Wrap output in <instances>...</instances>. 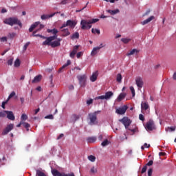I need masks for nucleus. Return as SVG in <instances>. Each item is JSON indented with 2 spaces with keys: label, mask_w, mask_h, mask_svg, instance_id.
<instances>
[{
  "label": "nucleus",
  "mask_w": 176,
  "mask_h": 176,
  "mask_svg": "<svg viewBox=\"0 0 176 176\" xmlns=\"http://www.w3.org/2000/svg\"><path fill=\"white\" fill-rule=\"evenodd\" d=\"M3 23L4 24H7L8 25H11V27H13V25H19L20 28L23 27V23H21V21L16 16L7 18L4 19Z\"/></svg>",
  "instance_id": "1"
},
{
  "label": "nucleus",
  "mask_w": 176,
  "mask_h": 176,
  "mask_svg": "<svg viewBox=\"0 0 176 176\" xmlns=\"http://www.w3.org/2000/svg\"><path fill=\"white\" fill-rule=\"evenodd\" d=\"M98 113H101V111H96L94 113H89L88 114V119H89L90 126L98 124V120L97 119V115H98Z\"/></svg>",
  "instance_id": "2"
},
{
  "label": "nucleus",
  "mask_w": 176,
  "mask_h": 176,
  "mask_svg": "<svg viewBox=\"0 0 176 176\" xmlns=\"http://www.w3.org/2000/svg\"><path fill=\"white\" fill-rule=\"evenodd\" d=\"M97 21H99L98 19H93L89 21L86 20H82L81 21V29L82 30H90L91 28V24H94V23H97Z\"/></svg>",
  "instance_id": "3"
},
{
  "label": "nucleus",
  "mask_w": 176,
  "mask_h": 176,
  "mask_svg": "<svg viewBox=\"0 0 176 176\" xmlns=\"http://www.w3.org/2000/svg\"><path fill=\"white\" fill-rule=\"evenodd\" d=\"M145 129L146 131H153V130H156V126H155V122L152 120H149L145 125Z\"/></svg>",
  "instance_id": "4"
},
{
  "label": "nucleus",
  "mask_w": 176,
  "mask_h": 176,
  "mask_svg": "<svg viewBox=\"0 0 176 176\" xmlns=\"http://www.w3.org/2000/svg\"><path fill=\"white\" fill-rule=\"evenodd\" d=\"M77 22L76 21L67 20L65 23H63L62 26L60 28V30H63V28H65V27H69V28H74L76 26Z\"/></svg>",
  "instance_id": "5"
},
{
  "label": "nucleus",
  "mask_w": 176,
  "mask_h": 176,
  "mask_svg": "<svg viewBox=\"0 0 176 176\" xmlns=\"http://www.w3.org/2000/svg\"><path fill=\"white\" fill-rule=\"evenodd\" d=\"M77 78L78 79V83L80 87H86V75L78 76Z\"/></svg>",
  "instance_id": "6"
},
{
  "label": "nucleus",
  "mask_w": 176,
  "mask_h": 176,
  "mask_svg": "<svg viewBox=\"0 0 176 176\" xmlns=\"http://www.w3.org/2000/svg\"><path fill=\"white\" fill-rule=\"evenodd\" d=\"M119 122H120L121 123H122V124H124L126 130L127 129H129V126L131 124V121L130 118L127 117H124L122 119L119 120Z\"/></svg>",
  "instance_id": "7"
},
{
  "label": "nucleus",
  "mask_w": 176,
  "mask_h": 176,
  "mask_svg": "<svg viewBox=\"0 0 176 176\" xmlns=\"http://www.w3.org/2000/svg\"><path fill=\"white\" fill-rule=\"evenodd\" d=\"M55 39H56V36H51L50 37H46V40L43 42V46H50V45L52 44V42H53V41H55Z\"/></svg>",
  "instance_id": "8"
},
{
  "label": "nucleus",
  "mask_w": 176,
  "mask_h": 176,
  "mask_svg": "<svg viewBox=\"0 0 176 176\" xmlns=\"http://www.w3.org/2000/svg\"><path fill=\"white\" fill-rule=\"evenodd\" d=\"M127 109H129V107H127V105H124L122 107H119L118 109H117L116 110V112L118 115H124Z\"/></svg>",
  "instance_id": "9"
},
{
  "label": "nucleus",
  "mask_w": 176,
  "mask_h": 176,
  "mask_svg": "<svg viewBox=\"0 0 176 176\" xmlns=\"http://www.w3.org/2000/svg\"><path fill=\"white\" fill-rule=\"evenodd\" d=\"M13 127H14V125L13 124H8L6 129L2 132V135H6V134L10 133L12 130H13Z\"/></svg>",
  "instance_id": "10"
},
{
  "label": "nucleus",
  "mask_w": 176,
  "mask_h": 176,
  "mask_svg": "<svg viewBox=\"0 0 176 176\" xmlns=\"http://www.w3.org/2000/svg\"><path fill=\"white\" fill-rule=\"evenodd\" d=\"M135 83L138 89H142L144 86V81L141 77H138L135 78Z\"/></svg>",
  "instance_id": "11"
},
{
  "label": "nucleus",
  "mask_w": 176,
  "mask_h": 176,
  "mask_svg": "<svg viewBox=\"0 0 176 176\" xmlns=\"http://www.w3.org/2000/svg\"><path fill=\"white\" fill-rule=\"evenodd\" d=\"M56 41H51V44L50 46L51 47H58V46L61 45V43L60 42H61V38H56Z\"/></svg>",
  "instance_id": "12"
},
{
  "label": "nucleus",
  "mask_w": 176,
  "mask_h": 176,
  "mask_svg": "<svg viewBox=\"0 0 176 176\" xmlns=\"http://www.w3.org/2000/svg\"><path fill=\"white\" fill-rule=\"evenodd\" d=\"M140 53V50L137 49H133L131 51L128 52L126 54L127 57H130V56H133L134 54H138Z\"/></svg>",
  "instance_id": "13"
},
{
  "label": "nucleus",
  "mask_w": 176,
  "mask_h": 176,
  "mask_svg": "<svg viewBox=\"0 0 176 176\" xmlns=\"http://www.w3.org/2000/svg\"><path fill=\"white\" fill-rule=\"evenodd\" d=\"M47 32H48L49 34H53V36H56V39H57V34H58V30H57V29L54 28V29H47Z\"/></svg>",
  "instance_id": "14"
},
{
  "label": "nucleus",
  "mask_w": 176,
  "mask_h": 176,
  "mask_svg": "<svg viewBox=\"0 0 176 176\" xmlns=\"http://www.w3.org/2000/svg\"><path fill=\"white\" fill-rule=\"evenodd\" d=\"M40 24L41 22H35L29 28V32H32V31H34Z\"/></svg>",
  "instance_id": "15"
},
{
  "label": "nucleus",
  "mask_w": 176,
  "mask_h": 176,
  "mask_svg": "<svg viewBox=\"0 0 176 176\" xmlns=\"http://www.w3.org/2000/svg\"><path fill=\"white\" fill-rule=\"evenodd\" d=\"M56 14V13H53L51 14H43L41 16V20H47V19H50L52 17H54V16Z\"/></svg>",
  "instance_id": "16"
},
{
  "label": "nucleus",
  "mask_w": 176,
  "mask_h": 176,
  "mask_svg": "<svg viewBox=\"0 0 176 176\" xmlns=\"http://www.w3.org/2000/svg\"><path fill=\"white\" fill-rule=\"evenodd\" d=\"M98 76V72H95L93 73L90 77L91 82H96L97 80V77Z\"/></svg>",
  "instance_id": "17"
},
{
  "label": "nucleus",
  "mask_w": 176,
  "mask_h": 176,
  "mask_svg": "<svg viewBox=\"0 0 176 176\" xmlns=\"http://www.w3.org/2000/svg\"><path fill=\"white\" fill-rule=\"evenodd\" d=\"M152 20H155V16H151L148 17L147 19L142 21L141 23V24L142 25H145L146 24H148V23H151V21H152Z\"/></svg>",
  "instance_id": "18"
},
{
  "label": "nucleus",
  "mask_w": 176,
  "mask_h": 176,
  "mask_svg": "<svg viewBox=\"0 0 176 176\" xmlns=\"http://www.w3.org/2000/svg\"><path fill=\"white\" fill-rule=\"evenodd\" d=\"M42 79V75L39 74L34 77V78L32 80V83H38V82H41Z\"/></svg>",
  "instance_id": "19"
},
{
  "label": "nucleus",
  "mask_w": 176,
  "mask_h": 176,
  "mask_svg": "<svg viewBox=\"0 0 176 176\" xmlns=\"http://www.w3.org/2000/svg\"><path fill=\"white\" fill-rule=\"evenodd\" d=\"M7 118L10 120H14L15 118L14 115L13 114V111H7Z\"/></svg>",
  "instance_id": "20"
},
{
  "label": "nucleus",
  "mask_w": 176,
  "mask_h": 176,
  "mask_svg": "<svg viewBox=\"0 0 176 176\" xmlns=\"http://www.w3.org/2000/svg\"><path fill=\"white\" fill-rule=\"evenodd\" d=\"M120 10H119V9H116V10H107V12L109 13L110 14H111V16H115V14H118V13H120Z\"/></svg>",
  "instance_id": "21"
},
{
  "label": "nucleus",
  "mask_w": 176,
  "mask_h": 176,
  "mask_svg": "<svg viewBox=\"0 0 176 176\" xmlns=\"http://www.w3.org/2000/svg\"><path fill=\"white\" fill-rule=\"evenodd\" d=\"M52 174L54 176H63L64 173H61L57 170V169H53L52 170Z\"/></svg>",
  "instance_id": "22"
},
{
  "label": "nucleus",
  "mask_w": 176,
  "mask_h": 176,
  "mask_svg": "<svg viewBox=\"0 0 176 176\" xmlns=\"http://www.w3.org/2000/svg\"><path fill=\"white\" fill-rule=\"evenodd\" d=\"M96 141H97V138L96 137H89L87 138V142H88V144H91L93 142H96Z\"/></svg>",
  "instance_id": "23"
},
{
  "label": "nucleus",
  "mask_w": 176,
  "mask_h": 176,
  "mask_svg": "<svg viewBox=\"0 0 176 176\" xmlns=\"http://www.w3.org/2000/svg\"><path fill=\"white\" fill-rule=\"evenodd\" d=\"M126 96H127V94H126V93H121L117 98V101H118V102H120V101H122V100H123L126 98Z\"/></svg>",
  "instance_id": "24"
},
{
  "label": "nucleus",
  "mask_w": 176,
  "mask_h": 176,
  "mask_svg": "<svg viewBox=\"0 0 176 176\" xmlns=\"http://www.w3.org/2000/svg\"><path fill=\"white\" fill-rule=\"evenodd\" d=\"M98 52H100V47H94L91 52V56L94 57V56H96V54H97V53H98Z\"/></svg>",
  "instance_id": "25"
},
{
  "label": "nucleus",
  "mask_w": 176,
  "mask_h": 176,
  "mask_svg": "<svg viewBox=\"0 0 176 176\" xmlns=\"http://www.w3.org/2000/svg\"><path fill=\"white\" fill-rule=\"evenodd\" d=\"M149 109V104L146 102H142L141 104V109L142 111H146V109Z\"/></svg>",
  "instance_id": "26"
},
{
  "label": "nucleus",
  "mask_w": 176,
  "mask_h": 176,
  "mask_svg": "<svg viewBox=\"0 0 176 176\" xmlns=\"http://www.w3.org/2000/svg\"><path fill=\"white\" fill-rule=\"evenodd\" d=\"M61 32H63V34H62L63 36H68L69 35L71 34V32H69V30H68V28L63 29Z\"/></svg>",
  "instance_id": "27"
},
{
  "label": "nucleus",
  "mask_w": 176,
  "mask_h": 176,
  "mask_svg": "<svg viewBox=\"0 0 176 176\" xmlns=\"http://www.w3.org/2000/svg\"><path fill=\"white\" fill-rule=\"evenodd\" d=\"M113 96V93L112 91H107L105 93L104 97L105 100H109Z\"/></svg>",
  "instance_id": "28"
},
{
  "label": "nucleus",
  "mask_w": 176,
  "mask_h": 176,
  "mask_svg": "<svg viewBox=\"0 0 176 176\" xmlns=\"http://www.w3.org/2000/svg\"><path fill=\"white\" fill-rule=\"evenodd\" d=\"M71 39H72V41L75 40V39H79V32H74L72 36H71Z\"/></svg>",
  "instance_id": "29"
},
{
  "label": "nucleus",
  "mask_w": 176,
  "mask_h": 176,
  "mask_svg": "<svg viewBox=\"0 0 176 176\" xmlns=\"http://www.w3.org/2000/svg\"><path fill=\"white\" fill-rule=\"evenodd\" d=\"M36 176H47L45 173L42 172L40 169L36 170Z\"/></svg>",
  "instance_id": "30"
},
{
  "label": "nucleus",
  "mask_w": 176,
  "mask_h": 176,
  "mask_svg": "<svg viewBox=\"0 0 176 176\" xmlns=\"http://www.w3.org/2000/svg\"><path fill=\"white\" fill-rule=\"evenodd\" d=\"M121 42H122L123 43H125V45H126V43H129V42H131V39L127 38H121Z\"/></svg>",
  "instance_id": "31"
},
{
  "label": "nucleus",
  "mask_w": 176,
  "mask_h": 176,
  "mask_svg": "<svg viewBox=\"0 0 176 176\" xmlns=\"http://www.w3.org/2000/svg\"><path fill=\"white\" fill-rule=\"evenodd\" d=\"M175 126H168L165 129L166 131H175Z\"/></svg>",
  "instance_id": "32"
},
{
  "label": "nucleus",
  "mask_w": 176,
  "mask_h": 176,
  "mask_svg": "<svg viewBox=\"0 0 176 176\" xmlns=\"http://www.w3.org/2000/svg\"><path fill=\"white\" fill-rule=\"evenodd\" d=\"M21 124H23L25 129H30V124H28V122H24L23 121H21Z\"/></svg>",
  "instance_id": "33"
},
{
  "label": "nucleus",
  "mask_w": 176,
  "mask_h": 176,
  "mask_svg": "<svg viewBox=\"0 0 176 176\" xmlns=\"http://www.w3.org/2000/svg\"><path fill=\"white\" fill-rule=\"evenodd\" d=\"M14 36H16V33L15 32L9 33L8 35V39H13V38H14Z\"/></svg>",
  "instance_id": "34"
},
{
  "label": "nucleus",
  "mask_w": 176,
  "mask_h": 176,
  "mask_svg": "<svg viewBox=\"0 0 176 176\" xmlns=\"http://www.w3.org/2000/svg\"><path fill=\"white\" fill-rule=\"evenodd\" d=\"M88 160H89L90 162H96V156L91 155L88 156Z\"/></svg>",
  "instance_id": "35"
},
{
  "label": "nucleus",
  "mask_w": 176,
  "mask_h": 176,
  "mask_svg": "<svg viewBox=\"0 0 176 176\" xmlns=\"http://www.w3.org/2000/svg\"><path fill=\"white\" fill-rule=\"evenodd\" d=\"M116 80H117V82H118V83H121L122 82V74H118L117 75Z\"/></svg>",
  "instance_id": "36"
},
{
  "label": "nucleus",
  "mask_w": 176,
  "mask_h": 176,
  "mask_svg": "<svg viewBox=\"0 0 176 176\" xmlns=\"http://www.w3.org/2000/svg\"><path fill=\"white\" fill-rule=\"evenodd\" d=\"M8 113V111H3L0 112V118H5Z\"/></svg>",
  "instance_id": "37"
},
{
  "label": "nucleus",
  "mask_w": 176,
  "mask_h": 176,
  "mask_svg": "<svg viewBox=\"0 0 176 176\" xmlns=\"http://www.w3.org/2000/svg\"><path fill=\"white\" fill-rule=\"evenodd\" d=\"M91 32H92V34H96H96H98V35H100V30L94 29V28L91 29Z\"/></svg>",
  "instance_id": "38"
},
{
  "label": "nucleus",
  "mask_w": 176,
  "mask_h": 176,
  "mask_svg": "<svg viewBox=\"0 0 176 176\" xmlns=\"http://www.w3.org/2000/svg\"><path fill=\"white\" fill-rule=\"evenodd\" d=\"M109 144V141H108V139H106L104 142L101 143L102 146H107Z\"/></svg>",
  "instance_id": "39"
},
{
  "label": "nucleus",
  "mask_w": 176,
  "mask_h": 176,
  "mask_svg": "<svg viewBox=\"0 0 176 176\" xmlns=\"http://www.w3.org/2000/svg\"><path fill=\"white\" fill-rule=\"evenodd\" d=\"M30 42H28V43H26L24 45V46H23V52H25V50H27L28 46H30Z\"/></svg>",
  "instance_id": "40"
},
{
  "label": "nucleus",
  "mask_w": 176,
  "mask_h": 176,
  "mask_svg": "<svg viewBox=\"0 0 176 176\" xmlns=\"http://www.w3.org/2000/svg\"><path fill=\"white\" fill-rule=\"evenodd\" d=\"M45 28V25H40V28L38 29H36L35 31H34V32H39V31H41L42 29Z\"/></svg>",
  "instance_id": "41"
},
{
  "label": "nucleus",
  "mask_w": 176,
  "mask_h": 176,
  "mask_svg": "<svg viewBox=\"0 0 176 176\" xmlns=\"http://www.w3.org/2000/svg\"><path fill=\"white\" fill-rule=\"evenodd\" d=\"M130 90L132 93L133 97H135V90L134 89V87H130Z\"/></svg>",
  "instance_id": "42"
},
{
  "label": "nucleus",
  "mask_w": 176,
  "mask_h": 176,
  "mask_svg": "<svg viewBox=\"0 0 176 176\" xmlns=\"http://www.w3.org/2000/svg\"><path fill=\"white\" fill-rule=\"evenodd\" d=\"M14 96H16V92L12 91L8 96V101H9L10 100V98H12V97H14Z\"/></svg>",
  "instance_id": "43"
},
{
  "label": "nucleus",
  "mask_w": 176,
  "mask_h": 176,
  "mask_svg": "<svg viewBox=\"0 0 176 176\" xmlns=\"http://www.w3.org/2000/svg\"><path fill=\"white\" fill-rule=\"evenodd\" d=\"M21 119V120H27L28 119V116L26 114H22Z\"/></svg>",
  "instance_id": "44"
},
{
  "label": "nucleus",
  "mask_w": 176,
  "mask_h": 176,
  "mask_svg": "<svg viewBox=\"0 0 176 176\" xmlns=\"http://www.w3.org/2000/svg\"><path fill=\"white\" fill-rule=\"evenodd\" d=\"M78 49H79V45H76L74 47L72 52H74L76 54V53H78Z\"/></svg>",
  "instance_id": "45"
},
{
  "label": "nucleus",
  "mask_w": 176,
  "mask_h": 176,
  "mask_svg": "<svg viewBox=\"0 0 176 176\" xmlns=\"http://www.w3.org/2000/svg\"><path fill=\"white\" fill-rule=\"evenodd\" d=\"M89 5V2L86 3L84 8H82L81 10H77L76 12V13H79V12H82V10H84V9H86L87 8V6Z\"/></svg>",
  "instance_id": "46"
},
{
  "label": "nucleus",
  "mask_w": 176,
  "mask_h": 176,
  "mask_svg": "<svg viewBox=\"0 0 176 176\" xmlns=\"http://www.w3.org/2000/svg\"><path fill=\"white\" fill-rule=\"evenodd\" d=\"M14 67H19L20 65V60L19 59H16L14 62Z\"/></svg>",
  "instance_id": "47"
},
{
  "label": "nucleus",
  "mask_w": 176,
  "mask_h": 176,
  "mask_svg": "<svg viewBox=\"0 0 176 176\" xmlns=\"http://www.w3.org/2000/svg\"><path fill=\"white\" fill-rule=\"evenodd\" d=\"M45 119H54V117L53 116V115L52 114H50V115H48V116H46L45 117Z\"/></svg>",
  "instance_id": "48"
},
{
  "label": "nucleus",
  "mask_w": 176,
  "mask_h": 176,
  "mask_svg": "<svg viewBox=\"0 0 176 176\" xmlns=\"http://www.w3.org/2000/svg\"><path fill=\"white\" fill-rule=\"evenodd\" d=\"M95 100H105V96H100L95 98Z\"/></svg>",
  "instance_id": "49"
},
{
  "label": "nucleus",
  "mask_w": 176,
  "mask_h": 176,
  "mask_svg": "<svg viewBox=\"0 0 176 176\" xmlns=\"http://www.w3.org/2000/svg\"><path fill=\"white\" fill-rule=\"evenodd\" d=\"M65 68H66V67H65V65H63L58 69V74H61V72H63V69H64Z\"/></svg>",
  "instance_id": "50"
},
{
  "label": "nucleus",
  "mask_w": 176,
  "mask_h": 176,
  "mask_svg": "<svg viewBox=\"0 0 176 176\" xmlns=\"http://www.w3.org/2000/svg\"><path fill=\"white\" fill-rule=\"evenodd\" d=\"M139 119H140V120H142V122H144L145 120V118L144 117V115H142V114L139 115Z\"/></svg>",
  "instance_id": "51"
},
{
  "label": "nucleus",
  "mask_w": 176,
  "mask_h": 176,
  "mask_svg": "<svg viewBox=\"0 0 176 176\" xmlns=\"http://www.w3.org/2000/svg\"><path fill=\"white\" fill-rule=\"evenodd\" d=\"M77 58H80V57H82V56H83V52H80L77 53Z\"/></svg>",
  "instance_id": "52"
},
{
  "label": "nucleus",
  "mask_w": 176,
  "mask_h": 176,
  "mask_svg": "<svg viewBox=\"0 0 176 176\" xmlns=\"http://www.w3.org/2000/svg\"><path fill=\"white\" fill-rule=\"evenodd\" d=\"M8 65H13V58H11L8 60Z\"/></svg>",
  "instance_id": "53"
},
{
  "label": "nucleus",
  "mask_w": 176,
  "mask_h": 176,
  "mask_svg": "<svg viewBox=\"0 0 176 176\" xmlns=\"http://www.w3.org/2000/svg\"><path fill=\"white\" fill-rule=\"evenodd\" d=\"M146 168H147L146 165H145V166L142 168V171H141L142 174H144V173H146Z\"/></svg>",
  "instance_id": "54"
},
{
  "label": "nucleus",
  "mask_w": 176,
  "mask_h": 176,
  "mask_svg": "<svg viewBox=\"0 0 176 176\" xmlns=\"http://www.w3.org/2000/svg\"><path fill=\"white\" fill-rule=\"evenodd\" d=\"M75 54H76V53H75L74 52L72 51L70 52L69 56L71 57V58H74V57H75Z\"/></svg>",
  "instance_id": "55"
},
{
  "label": "nucleus",
  "mask_w": 176,
  "mask_h": 176,
  "mask_svg": "<svg viewBox=\"0 0 176 176\" xmlns=\"http://www.w3.org/2000/svg\"><path fill=\"white\" fill-rule=\"evenodd\" d=\"M0 41L1 42H6L8 41V38H6V36L1 37V38H0Z\"/></svg>",
  "instance_id": "56"
},
{
  "label": "nucleus",
  "mask_w": 176,
  "mask_h": 176,
  "mask_svg": "<svg viewBox=\"0 0 176 176\" xmlns=\"http://www.w3.org/2000/svg\"><path fill=\"white\" fill-rule=\"evenodd\" d=\"M87 104L88 105H91V104H93V99H89V100H87Z\"/></svg>",
  "instance_id": "57"
},
{
  "label": "nucleus",
  "mask_w": 176,
  "mask_h": 176,
  "mask_svg": "<svg viewBox=\"0 0 176 176\" xmlns=\"http://www.w3.org/2000/svg\"><path fill=\"white\" fill-rule=\"evenodd\" d=\"M66 68L67 67H68V65H71V60H68L67 61V63H65V65H63Z\"/></svg>",
  "instance_id": "58"
},
{
  "label": "nucleus",
  "mask_w": 176,
  "mask_h": 176,
  "mask_svg": "<svg viewBox=\"0 0 176 176\" xmlns=\"http://www.w3.org/2000/svg\"><path fill=\"white\" fill-rule=\"evenodd\" d=\"M63 176H75V174L74 173H71L69 174L63 173Z\"/></svg>",
  "instance_id": "59"
},
{
  "label": "nucleus",
  "mask_w": 176,
  "mask_h": 176,
  "mask_svg": "<svg viewBox=\"0 0 176 176\" xmlns=\"http://www.w3.org/2000/svg\"><path fill=\"white\" fill-rule=\"evenodd\" d=\"M153 169L152 168H150L148 170V176H152V173H153Z\"/></svg>",
  "instance_id": "60"
},
{
  "label": "nucleus",
  "mask_w": 176,
  "mask_h": 176,
  "mask_svg": "<svg viewBox=\"0 0 176 176\" xmlns=\"http://www.w3.org/2000/svg\"><path fill=\"white\" fill-rule=\"evenodd\" d=\"M73 118H74V120H78V119H79V118H80V117L76 114H74V115H73Z\"/></svg>",
  "instance_id": "61"
},
{
  "label": "nucleus",
  "mask_w": 176,
  "mask_h": 176,
  "mask_svg": "<svg viewBox=\"0 0 176 176\" xmlns=\"http://www.w3.org/2000/svg\"><path fill=\"white\" fill-rule=\"evenodd\" d=\"M96 171L97 169H96L94 166L91 168V173H92L93 174H94V173H96Z\"/></svg>",
  "instance_id": "62"
},
{
  "label": "nucleus",
  "mask_w": 176,
  "mask_h": 176,
  "mask_svg": "<svg viewBox=\"0 0 176 176\" xmlns=\"http://www.w3.org/2000/svg\"><path fill=\"white\" fill-rule=\"evenodd\" d=\"M153 164V160H150L146 164V166H152Z\"/></svg>",
  "instance_id": "63"
},
{
  "label": "nucleus",
  "mask_w": 176,
  "mask_h": 176,
  "mask_svg": "<svg viewBox=\"0 0 176 176\" xmlns=\"http://www.w3.org/2000/svg\"><path fill=\"white\" fill-rule=\"evenodd\" d=\"M64 137V134L61 133L60 135L58 136L57 140H61Z\"/></svg>",
  "instance_id": "64"
}]
</instances>
